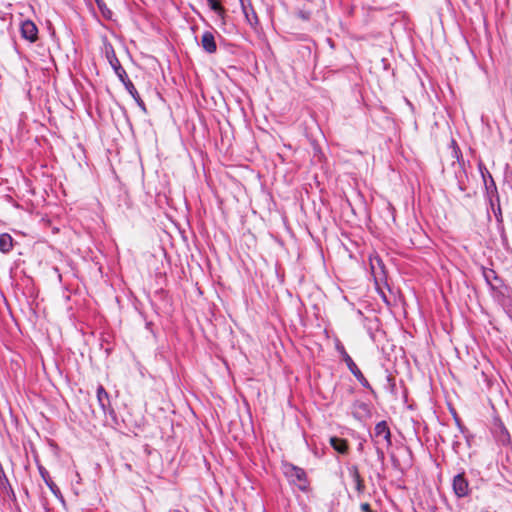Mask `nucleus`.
Returning a JSON list of instances; mask_svg holds the SVG:
<instances>
[{
    "instance_id": "nucleus-28",
    "label": "nucleus",
    "mask_w": 512,
    "mask_h": 512,
    "mask_svg": "<svg viewBox=\"0 0 512 512\" xmlns=\"http://www.w3.org/2000/svg\"><path fill=\"white\" fill-rule=\"evenodd\" d=\"M463 436H464V438H465V440H466V443H467L468 447H471V445H472V441H473V439H474V435H473V434H471V433L469 432V430H468L465 434H463Z\"/></svg>"
},
{
    "instance_id": "nucleus-29",
    "label": "nucleus",
    "mask_w": 512,
    "mask_h": 512,
    "mask_svg": "<svg viewBox=\"0 0 512 512\" xmlns=\"http://www.w3.org/2000/svg\"><path fill=\"white\" fill-rule=\"evenodd\" d=\"M360 509L362 512H374L369 503H362Z\"/></svg>"
},
{
    "instance_id": "nucleus-8",
    "label": "nucleus",
    "mask_w": 512,
    "mask_h": 512,
    "mask_svg": "<svg viewBox=\"0 0 512 512\" xmlns=\"http://www.w3.org/2000/svg\"><path fill=\"white\" fill-rule=\"evenodd\" d=\"M452 489L457 498H464L470 495L471 489L464 471L459 472L453 477Z\"/></svg>"
},
{
    "instance_id": "nucleus-10",
    "label": "nucleus",
    "mask_w": 512,
    "mask_h": 512,
    "mask_svg": "<svg viewBox=\"0 0 512 512\" xmlns=\"http://www.w3.org/2000/svg\"><path fill=\"white\" fill-rule=\"evenodd\" d=\"M37 467H38V471H39V474H40L41 478L43 479L45 484L48 486L50 491L55 495V497H57L61 501H64V497H63V495L61 493V490L59 489V487L51 479L48 470L44 466L39 464V463L37 464Z\"/></svg>"
},
{
    "instance_id": "nucleus-24",
    "label": "nucleus",
    "mask_w": 512,
    "mask_h": 512,
    "mask_svg": "<svg viewBox=\"0 0 512 512\" xmlns=\"http://www.w3.org/2000/svg\"><path fill=\"white\" fill-rule=\"evenodd\" d=\"M375 446V450H376V455H377V459L378 461L384 465V461H385V452H384V449L383 447H381V444H374Z\"/></svg>"
},
{
    "instance_id": "nucleus-7",
    "label": "nucleus",
    "mask_w": 512,
    "mask_h": 512,
    "mask_svg": "<svg viewBox=\"0 0 512 512\" xmlns=\"http://www.w3.org/2000/svg\"><path fill=\"white\" fill-rule=\"evenodd\" d=\"M491 432L498 444L502 446H509L512 444L510 433L499 417H495L493 419Z\"/></svg>"
},
{
    "instance_id": "nucleus-13",
    "label": "nucleus",
    "mask_w": 512,
    "mask_h": 512,
    "mask_svg": "<svg viewBox=\"0 0 512 512\" xmlns=\"http://www.w3.org/2000/svg\"><path fill=\"white\" fill-rule=\"evenodd\" d=\"M348 472H349L350 477L353 480V483L355 485V490H356L358 496L362 495L366 490V486H365L362 476L360 475L358 467L356 465H352L348 468Z\"/></svg>"
},
{
    "instance_id": "nucleus-1",
    "label": "nucleus",
    "mask_w": 512,
    "mask_h": 512,
    "mask_svg": "<svg viewBox=\"0 0 512 512\" xmlns=\"http://www.w3.org/2000/svg\"><path fill=\"white\" fill-rule=\"evenodd\" d=\"M103 50H104L106 59L108 60L110 66L114 70V72L117 75V77L119 78V80L125 86V89L127 90V92L135 100V102L137 103L139 108L144 113H147L146 105H145L144 101L142 100V98L140 97V95H139L138 91L136 90L134 84L129 79L125 69L122 67L118 57L116 56V53H115L113 45L110 42L105 41L104 42Z\"/></svg>"
},
{
    "instance_id": "nucleus-21",
    "label": "nucleus",
    "mask_w": 512,
    "mask_h": 512,
    "mask_svg": "<svg viewBox=\"0 0 512 512\" xmlns=\"http://www.w3.org/2000/svg\"><path fill=\"white\" fill-rule=\"evenodd\" d=\"M209 8L221 17L225 15V8L221 5L220 0H207Z\"/></svg>"
},
{
    "instance_id": "nucleus-11",
    "label": "nucleus",
    "mask_w": 512,
    "mask_h": 512,
    "mask_svg": "<svg viewBox=\"0 0 512 512\" xmlns=\"http://www.w3.org/2000/svg\"><path fill=\"white\" fill-rule=\"evenodd\" d=\"M481 271L482 276L490 290H493V287H499L500 285L505 284L504 280L498 276L494 269L481 266Z\"/></svg>"
},
{
    "instance_id": "nucleus-15",
    "label": "nucleus",
    "mask_w": 512,
    "mask_h": 512,
    "mask_svg": "<svg viewBox=\"0 0 512 512\" xmlns=\"http://www.w3.org/2000/svg\"><path fill=\"white\" fill-rule=\"evenodd\" d=\"M330 445L335 451L342 455H346L349 451L348 441L337 436L330 438Z\"/></svg>"
},
{
    "instance_id": "nucleus-4",
    "label": "nucleus",
    "mask_w": 512,
    "mask_h": 512,
    "mask_svg": "<svg viewBox=\"0 0 512 512\" xmlns=\"http://www.w3.org/2000/svg\"><path fill=\"white\" fill-rule=\"evenodd\" d=\"M478 169L484 182L486 197L489 201L490 206L494 207V200H496V202H499L500 199L496 183L491 173L487 170L485 164L482 161L478 162Z\"/></svg>"
},
{
    "instance_id": "nucleus-34",
    "label": "nucleus",
    "mask_w": 512,
    "mask_h": 512,
    "mask_svg": "<svg viewBox=\"0 0 512 512\" xmlns=\"http://www.w3.org/2000/svg\"><path fill=\"white\" fill-rule=\"evenodd\" d=\"M152 326H153V323L152 322H146V328L148 330H150L152 332Z\"/></svg>"
},
{
    "instance_id": "nucleus-14",
    "label": "nucleus",
    "mask_w": 512,
    "mask_h": 512,
    "mask_svg": "<svg viewBox=\"0 0 512 512\" xmlns=\"http://www.w3.org/2000/svg\"><path fill=\"white\" fill-rule=\"evenodd\" d=\"M97 401L104 412V414H107V410L111 409V402H110V396L103 385H98L97 391H96Z\"/></svg>"
},
{
    "instance_id": "nucleus-2",
    "label": "nucleus",
    "mask_w": 512,
    "mask_h": 512,
    "mask_svg": "<svg viewBox=\"0 0 512 512\" xmlns=\"http://www.w3.org/2000/svg\"><path fill=\"white\" fill-rule=\"evenodd\" d=\"M282 472L290 485L296 486L302 492H308L310 482L306 471L290 462H282Z\"/></svg>"
},
{
    "instance_id": "nucleus-6",
    "label": "nucleus",
    "mask_w": 512,
    "mask_h": 512,
    "mask_svg": "<svg viewBox=\"0 0 512 512\" xmlns=\"http://www.w3.org/2000/svg\"><path fill=\"white\" fill-rule=\"evenodd\" d=\"M371 438L374 444H385L386 448L391 447L392 445V434L391 430L388 426L387 421L382 420L376 423L374 427V431L371 434Z\"/></svg>"
},
{
    "instance_id": "nucleus-31",
    "label": "nucleus",
    "mask_w": 512,
    "mask_h": 512,
    "mask_svg": "<svg viewBox=\"0 0 512 512\" xmlns=\"http://www.w3.org/2000/svg\"><path fill=\"white\" fill-rule=\"evenodd\" d=\"M459 447H460V442L454 441L452 444V448H453L454 452L458 453Z\"/></svg>"
},
{
    "instance_id": "nucleus-17",
    "label": "nucleus",
    "mask_w": 512,
    "mask_h": 512,
    "mask_svg": "<svg viewBox=\"0 0 512 512\" xmlns=\"http://www.w3.org/2000/svg\"><path fill=\"white\" fill-rule=\"evenodd\" d=\"M241 6H242V10H243V13L245 15V18L247 20V22L251 25V26H254L256 24H258V17H257V14L256 12L254 11L253 7L251 6V4H249V8L245 5L244 1L241 0Z\"/></svg>"
},
{
    "instance_id": "nucleus-22",
    "label": "nucleus",
    "mask_w": 512,
    "mask_h": 512,
    "mask_svg": "<svg viewBox=\"0 0 512 512\" xmlns=\"http://www.w3.org/2000/svg\"><path fill=\"white\" fill-rule=\"evenodd\" d=\"M387 385L385 386L387 390H389L392 394H396V383L395 378L388 374L386 376Z\"/></svg>"
},
{
    "instance_id": "nucleus-20",
    "label": "nucleus",
    "mask_w": 512,
    "mask_h": 512,
    "mask_svg": "<svg viewBox=\"0 0 512 512\" xmlns=\"http://www.w3.org/2000/svg\"><path fill=\"white\" fill-rule=\"evenodd\" d=\"M94 1L97 4V7H98L99 11L101 12L102 16L106 20H111L112 16H113V12L107 7L104 0H94Z\"/></svg>"
},
{
    "instance_id": "nucleus-23",
    "label": "nucleus",
    "mask_w": 512,
    "mask_h": 512,
    "mask_svg": "<svg viewBox=\"0 0 512 512\" xmlns=\"http://www.w3.org/2000/svg\"><path fill=\"white\" fill-rule=\"evenodd\" d=\"M491 209L495 215L497 222H502L503 218H502V212H501V207H500V201L496 202V200H494V207L491 206Z\"/></svg>"
},
{
    "instance_id": "nucleus-32",
    "label": "nucleus",
    "mask_w": 512,
    "mask_h": 512,
    "mask_svg": "<svg viewBox=\"0 0 512 512\" xmlns=\"http://www.w3.org/2000/svg\"><path fill=\"white\" fill-rule=\"evenodd\" d=\"M501 241H502V244H503L504 246L507 244V241H508V240H507V236H506V234H505V232H504V231H502V233H501Z\"/></svg>"
},
{
    "instance_id": "nucleus-36",
    "label": "nucleus",
    "mask_w": 512,
    "mask_h": 512,
    "mask_svg": "<svg viewBox=\"0 0 512 512\" xmlns=\"http://www.w3.org/2000/svg\"><path fill=\"white\" fill-rule=\"evenodd\" d=\"M4 480L6 481V483L10 486L9 484V481H8V478L4 475Z\"/></svg>"
},
{
    "instance_id": "nucleus-18",
    "label": "nucleus",
    "mask_w": 512,
    "mask_h": 512,
    "mask_svg": "<svg viewBox=\"0 0 512 512\" xmlns=\"http://www.w3.org/2000/svg\"><path fill=\"white\" fill-rule=\"evenodd\" d=\"M459 171L455 172V176L457 179L458 188L464 192L467 189L466 180L468 178L465 167L459 166Z\"/></svg>"
},
{
    "instance_id": "nucleus-26",
    "label": "nucleus",
    "mask_w": 512,
    "mask_h": 512,
    "mask_svg": "<svg viewBox=\"0 0 512 512\" xmlns=\"http://www.w3.org/2000/svg\"><path fill=\"white\" fill-rule=\"evenodd\" d=\"M453 418H454V421H455V424L456 426L458 427V429L460 430V432L462 434H465L468 429L465 427V425L462 423V420L458 417L457 413L454 412L453 414Z\"/></svg>"
},
{
    "instance_id": "nucleus-9",
    "label": "nucleus",
    "mask_w": 512,
    "mask_h": 512,
    "mask_svg": "<svg viewBox=\"0 0 512 512\" xmlns=\"http://www.w3.org/2000/svg\"><path fill=\"white\" fill-rule=\"evenodd\" d=\"M20 33L21 37L30 43L38 40V28L30 19L23 20L20 23Z\"/></svg>"
},
{
    "instance_id": "nucleus-12",
    "label": "nucleus",
    "mask_w": 512,
    "mask_h": 512,
    "mask_svg": "<svg viewBox=\"0 0 512 512\" xmlns=\"http://www.w3.org/2000/svg\"><path fill=\"white\" fill-rule=\"evenodd\" d=\"M200 45L208 54H214L217 51V43L213 32L204 31L201 35Z\"/></svg>"
},
{
    "instance_id": "nucleus-30",
    "label": "nucleus",
    "mask_w": 512,
    "mask_h": 512,
    "mask_svg": "<svg viewBox=\"0 0 512 512\" xmlns=\"http://www.w3.org/2000/svg\"><path fill=\"white\" fill-rule=\"evenodd\" d=\"M298 16H299L300 18H302L303 20H308V19H309V17H310L309 13H307V12H305V11H299V12H298Z\"/></svg>"
},
{
    "instance_id": "nucleus-33",
    "label": "nucleus",
    "mask_w": 512,
    "mask_h": 512,
    "mask_svg": "<svg viewBox=\"0 0 512 512\" xmlns=\"http://www.w3.org/2000/svg\"><path fill=\"white\" fill-rule=\"evenodd\" d=\"M327 43L329 44V46L331 48H334V42H333V40L331 38H327Z\"/></svg>"
},
{
    "instance_id": "nucleus-35",
    "label": "nucleus",
    "mask_w": 512,
    "mask_h": 512,
    "mask_svg": "<svg viewBox=\"0 0 512 512\" xmlns=\"http://www.w3.org/2000/svg\"><path fill=\"white\" fill-rule=\"evenodd\" d=\"M362 449H363V444H362V443H360V444H359V446H358V450H360V451H361Z\"/></svg>"
},
{
    "instance_id": "nucleus-5",
    "label": "nucleus",
    "mask_w": 512,
    "mask_h": 512,
    "mask_svg": "<svg viewBox=\"0 0 512 512\" xmlns=\"http://www.w3.org/2000/svg\"><path fill=\"white\" fill-rule=\"evenodd\" d=\"M492 297L502 307L504 312L511 318L512 317V288L507 285H500L493 287L491 290Z\"/></svg>"
},
{
    "instance_id": "nucleus-27",
    "label": "nucleus",
    "mask_w": 512,
    "mask_h": 512,
    "mask_svg": "<svg viewBox=\"0 0 512 512\" xmlns=\"http://www.w3.org/2000/svg\"><path fill=\"white\" fill-rule=\"evenodd\" d=\"M390 458H391V462H392L393 468L396 469V470H401L400 461L396 457V455L394 453H391L390 454Z\"/></svg>"
},
{
    "instance_id": "nucleus-16",
    "label": "nucleus",
    "mask_w": 512,
    "mask_h": 512,
    "mask_svg": "<svg viewBox=\"0 0 512 512\" xmlns=\"http://www.w3.org/2000/svg\"><path fill=\"white\" fill-rule=\"evenodd\" d=\"M14 247V239L8 233L0 234V251L3 254H8L13 250Z\"/></svg>"
},
{
    "instance_id": "nucleus-25",
    "label": "nucleus",
    "mask_w": 512,
    "mask_h": 512,
    "mask_svg": "<svg viewBox=\"0 0 512 512\" xmlns=\"http://www.w3.org/2000/svg\"><path fill=\"white\" fill-rule=\"evenodd\" d=\"M106 415L110 416V418H111V425L113 427H119L120 426L119 419H118L117 414H116V412H115V410L113 408L107 410V414Z\"/></svg>"
},
{
    "instance_id": "nucleus-3",
    "label": "nucleus",
    "mask_w": 512,
    "mask_h": 512,
    "mask_svg": "<svg viewBox=\"0 0 512 512\" xmlns=\"http://www.w3.org/2000/svg\"><path fill=\"white\" fill-rule=\"evenodd\" d=\"M335 348L337 352L340 354L342 361L345 362L347 368L349 371L354 375V377L359 381V383L366 389H368L373 395H375L374 389L371 387L368 380L364 377L361 370L358 368L356 363L353 361L351 356L347 353L344 345L337 340L335 344Z\"/></svg>"
},
{
    "instance_id": "nucleus-19",
    "label": "nucleus",
    "mask_w": 512,
    "mask_h": 512,
    "mask_svg": "<svg viewBox=\"0 0 512 512\" xmlns=\"http://www.w3.org/2000/svg\"><path fill=\"white\" fill-rule=\"evenodd\" d=\"M451 148H452V157L455 158V160L457 161L459 166H465L462 151L454 139H452V141H451Z\"/></svg>"
}]
</instances>
